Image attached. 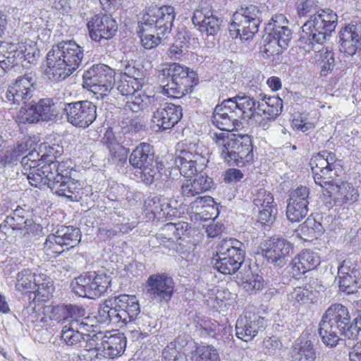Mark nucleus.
I'll return each instance as SVG.
<instances>
[{
  "instance_id": "41",
  "label": "nucleus",
  "mask_w": 361,
  "mask_h": 361,
  "mask_svg": "<svg viewBox=\"0 0 361 361\" xmlns=\"http://www.w3.org/2000/svg\"><path fill=\"white\" fill-rule=\"evenodd\" d=\"M110 298L106 300L99 308L95 319L97 322L105 324L121 326L113 305H110Z\"/></svg>"
},
{
  "instance_id": "14",
  "label": "nucleus",
  "mask_w": 361,
  "mask_h": 361,
  "mask_svg": "<svg viewBox=\"0 0 361 361\" xmlns=\"http://www.w3.org/2000/svg\"><path fill=\"white\" fill-rule=\"evenodd\" d=\"M63 114L66 121L73 126L86 128L97 118V106L87 100L65 103Z\"/></svg>"
},
{
  "instance_id": "59",
  "label": "nucleus",
  "mask_w": 361,
  "mask_h": 361,
  "mask_svg": "<svg viewBox=\"0 0 361 361\" xmlns=\"http://www.w3.org/2000/svg\"><path fill=\"white\" fill-rule=\"evenodd\" d=\"M253 203L257 207H267L271 204H276L273 195L264 188L257 190L254 195Z\"/></svg>"
},
{
  "instance_id": "2",
  "label": "nucleus",
  "mask_w": 361,
  "mask_h": 361,
  "mask_svg": "<svg viewBox=\"0 0 361 361\" xmlns=\"http://www.w3.org/2000/svg\"><path fill=\"white\" fill-rule=\"evenodd\" d=\"M41 170L46 175L47 185L54 194L71 202H78L82 199V187L78 180L71 178L73 167L70 160L59 162L49 159L42 165Z\"/></svg>"
},
{
  "instance_id": "32",
  "label": "nucleus",
  "mask_w": 361,
  "mask_h": 361,
  "mask_svg": "<svg viewBox=\"0 0 361 361\" xmlns=\"http://www.w3.org/2000/svg\"><path fill=\"white\" fill-rule=\"evenodd\" d=\"M129 162L135 169L152 166L154 162V152L149 144L142 142L135 147L129 157Z\"/></svg>"
},
{
  "instance_id": "11",
  "label": "nucleus",
  "mask_w": 361,
  "mask_h": 361,
  "mask_svg": "<svg viewBox=\"0 0 361 361\" xmlns=\"http://www.w3.org/2000/svg\"><path fill=\"white\" fill-rule=\"evenodd\" d=\"M115 72L107 65L98 63L86 70L82 75L83 86L102 99L106 96L115 84Z\"/></svg>"
},
{
  "instance_id": "38",
  "label": "nucleus",
  "mask_w": 361,
  "mask_h": 361,
  "mask_svg": "<svg viewBox=\"0 0 361 361\" xmlns=\"http://www.w3.org/2000/svg\"><path fill=\"white\" fill-rule=\"evenodd\" d=\"M126 104L128 107L134 112H138L145 109L151 111L157 107L158 100L155 97L148 96L138 90L137 94H135L130 98Z\"/></svg>"
},
{
  "instance_id": "34",
  "label": "nucleus",
  "mask_w": 361,
  "mask_h": 361,
  "mask_svg": "<svg viewBox=\"0 0 361 361\" xmlns=\"http://www.w3.org/2000/svg\"><path fill=\"white\" fill-rule=\"evenodd\" d=\"M17 210L13 212L14 216H7L2 224H0V231L5 234L13 231H19L20 235H25L31 231L32 220L26 219L16 214Z\"/></svg>"
},
{
  "instance_id": "20",
  "label": "nucleus",
  "mask_w": 361,
  "mask_h": 361,
  "mask_svg": "<svg viewBox=\"0 0 361 361\" xmlns=\"http://www.w3.org/2000/svg\"><path fill=\"white\" fill-rule=\"evenodd\" d=\"M90 38L95 42L111 39L118 30L116 21L109 15L98 13L87 23Z\"/></svg>"
},
{
  "instance_id": "25",
  "label": "nucleus",
  "mask_w": 361,
  "mask_h": 361,
  "mask_svg": "<svg viewBox=\"0 0 361 361\" xmlns=\"http://www.w3.org/2000/svg\"><path fill=\"white\" fill-rule=\"evenodd\" d=\"M214 181L205 173L200 171L192 178H188L182 183L180 193L183 197L191 198L212 188Z\"/></svg>"
},
{
  "instance_id": "5",
  "label": "nucleus",
  "mask_w": 361,
  "mask_h": 361,
  "mask_svg": "<svg viewBox=\"0 0 361 361\" xmlns=\"http://www.w3.org/2000/svg\"><path fill=\"white\" fill-rule=\"evenodd\" d=\"M337 22L338 16L332 10H320L314 13L302 27L300 44L307 45L308 51L315 44H323L335 30Z\"/></svg>"
},
{
  "instance_id": "46",
  "label": "nucleus",
  "mask_w": 361,
  "mask_h": 361,
  "mask_svg": "<svg viewBox=\"0 0 361 361\" xmlns=\"http://www.w3.org/2000/svg\"><path fill=\"white\" fill-rule=\"evenodd\" d=\"M195 361H220L217 350L211 345H202L192 352Z\"/></svg>"
},
{
  "instance_id": "42",
  "label": "nucleus",
  "mask_w": 361,
  "mask_h": 361,
  "mask_svg": "<svg viewBox=\"0 0 361 361\" xmlns=\"http://www.w3.org/2000/svg\"><path fill=\"white\" fill-rule=\"evenodd\" d=\"M37 114H39V121H51L54 119L58 115L56 106L53 100L49 98L40 99L36 102Z\"/></svg>"
},
{
  "instance_id": "48",
  "label": "nucleus",
  "mask_w": 361,
  "mask_h": 361,
  "mask_svg": "<svg viewBox=\"0 0 361 361\" xmlns=\"http://www.w3.org/2000/svg\"><path fill=\"white\" fill-rule=\"evenodd\" d=\"M308 212V206L298 203L288 202L286 207L287 219L291 222H299L304 219Z\"/></svg>"
},
{
  "instance_id": "4",
  "label": "nucleus",
  "mask_w": 361,
  "mask_h": 361,
  "mask_svg": "<svg viewBox=\"0 0 361 361\" xmlns=\"http://www.w3.org/2000/svg\"><path fill=\"white\" fill-rule=\"evenodd\" d=\"M210 136L221 151L223 159L230 164L241 166L252 160V145L247 135L221 132Z\"/></svg>"
},
{
  "instance_id": "62",
  "label": "nucleus",
  "mask_w": 361,
  "mask_h": 361,
  "mask_svg": "<svg viewBox=\"0 0 361 361\" xmlns=\"http://www.w3.org/2000/svg\"><path fill=\"white\" fill-rule=\"evenodd\" d=\"M123 73L129 80L141 81L143 78V71L134 61H126Z\"/></svg>"
},
{
  "instance_id": "10",
  "label": "nucleus",
  "mask_w": 361,
  "mask_h": 361,
  "mask_svg": "<svg viewBox=\"0 0 361 361\" xmlns=\"http://www.w3.org/2000/svg\"><path fill=\"white\" fill-rule=\"evenodd\" d=\"M175 18V9L171 6H151L142 15L139 23L142 30L153 31L164 37L170 33Z\"/></svg>"
},
{
  "instance_id": "18",
  "label": "nucleus",
  "mask_w": 361,
  "mask_h": 361,
  "mask_svg": "<svg viewBox=\"0 0 361 361\" xmlns=\"http://www.w3.org/2000/svg\"><path fill=\"white\" fill-rule=\"evenodd\" d=\"M146 288L152 300L168 302L174 293V282L171 277L166 274H155L147 279Z\"/></svg>"
},
{
  "instance_id": "19",
  "label": "nucleus",
  "mask_w": 361,
  "mask_h": 361,
  "mask_svg": "<svg viewBox=\"0 0 361 361\" xmlns=\"http://www.w3.org/2000/svg\"><path fill=\"white\" fill-rule=\"evenodd\" d=\"M152 112V122L159 130L171 129L181 118L182 108L171 103L161 104L158 102Z\"/></svg>"
},
{
  "instance_id": "45",
  "label": "nucleus",
  "mask_w": 361,
  "mask_h": 361,
  "mask_svg": "<svg viewBox=\"0 0 361 361\" xmlns=\"http://www.w3.org/2000/svg\"><path fill=\"white\" fill-rule=\"evenodd\" d=\"M46 157L40 156L37 151H31L21 159V165L23 167V173L37 169L40 166L47 164Z\"/></svg>"
},
{
  "instance_id": "63",
  "label": "nucleus",
  "mask_w": 361,
  "mask_h": 361,
  "mask_svg": "<svg viewBox=\"0 0 361 361\" xmlns=\"http://www.w3.org/2000/svg\"><path fill=\"white\" fill-rule=\"evenodd\" d=\"M276 214V204H271L259 210L258 219L261 224L270 225L274 222Z\"/></svg>"
},
{
  "instance_id": "3",
  "label": "nucleus",
  "mask_w": 361,
  "mask_h": 361,
  "mask_svg": "<svg viewBox=\"0 0 361 361\" xmlns=\"http://www.w3.org/2000/svg\"><path fill=\"white\" fill-rule=\"evenodd\" d=\"M351 324L348 309L340 303L331 305L319 323V334L323 343L329 348L336 346Z\"/></svg>"
},
{
  "instance_id": "15",
  "label": "nucleus",
  "mask_w": 361,
  "mask_h": 361,
  "mask_svg": "<svg viewBox=\"0 0 361 361\" xmlns=\"http://www.w3.org/2000/svg\"><path fill=\"white\" fill-rule=\"evenodd\" d=\"M110 284L106 276L85 274L75 279L73 292L80 297L95 298L104 293Z\"/></svg>"
},
{
  "instance_id": "44",
  "label": "nucleus",
  "mask_w": 361,
  "mask_h": 361,
  "mask_svg": "<svg viewBox=\"0 0 361 361\" xmlns=\"http://www.w3.org/2000/svg\"><path fill=\"white\" fill-rule=\"evenodd\" d=\"M19 122L21 123H33L39 121V114L36 102L34 100H30L24 104L18 114Z\"/></svg>"
},
{
  "instance_id": "54",
  "label": "nucleus",
  "mask_w": 361,
  "mask_h": 361,
  "mask_svg": "<svg viewBox=\"0 0 361 361\" xmlns=\"http://www.w3.org/2000/svg\"><path fill=\"white\" fill-rule=\"evenodd\" d=\"M265 40L267 41V42L261 49L263 56L266 59H270L271 61L279 59V55L284 49H282L276 40H274L270 37L269 39L267 37Z\"/></svg>"
},
{
  "instance_id": "27",
  "label": "nucleus",
  "mask_w": 361,
  "mask_h": 361,
  "mask_svg": "<svg viewBox=\"0 0 361 361\" xmlns=\"http://www.w3.org/2000/svg\"><path fill=\"white\" fill-rule=\"evenodd\" d=\"M126 345V338L121 334L103 336L100 343V348L102 355H100V360L102 358H114L120 356L125 350Z\"/></svg>"
},
{
  "instance_id": "30",
  "label": "nucleus",
  "mask_w": 361,
  "mask_h": 361,
  "mask_svg": "<svg viewBox=\"0 0 361 361\" xmlns=\"http://www.w3.org/2000/svg\"><path fill=\"white\" fill-rule=\"evenodd\" d=\"M356 29L355 25H349L339 32V49L349 56L354 55L361 47V37H360Z\"/></svg>"
},
{
  "instance_id": "60",
  "label": "nucleus",
  "mask_w": 361,
  "mask_h": 361,
  "mask_svg": "<svg viewBox=\"0 0 361 361\" xmlns=\"http://www.w3.org/2000/svg\"><path fill=\"white\" fill-rule=\"evenodd\" d=\"M319 65L321 66V73L326 75L329 71H331L335 66L334 54L331 50L326 49L324 52L320 54Z\"/></svg>"
},
{
  "instance_id": "39",
  "label": "nucleus",
  "mask_w": 361,
  "mask_h": 361,
  "mask_svg": "<svg viewBox=\"0 0 361 361\" xmlns=\"http://www.w3.org/2000/svg\"><path fill=\"white\" fill-rule=\"evenodd\" d=\"M103 145L109 149L110 154L114 157H119L125 150L126 146H128V142L121 140L115 136L113 131L108 130L102 140Z\"/></svg>"
},
{
  "instance_id": "16",
  "label": "nucleus",
  "mask_w": 361,
  "mask_h": 361,
  "mask_svg": "<svg viewBox=\"0 0 361 361\" xmlns=\"http://www.w3.org/2000/svg\"><path fill=\"white\" fill-rule=\"evenodd\" d=\"M36 78L32 73L19 77L14 83L10 85L5 98L11 104L16 106L24 104L31 100L35 90Z\"/></svg>"
},
{
  "instance_id": "61",
  "label": "nucleus",
  "mask_w": 361,
  "mask_h": 361,
  "mask_svg": "<svg viewBox=\"0 0 361 361\" xmlns=\"http://www.w3.org/2000/svg\"><path fill=\"white\" fill-rule=\"evenodd\" d=\"M42 165L40 167L37 168V169L29 171L27 172H23L25 175L27 176V178L29 180V183L36 188H40L44 184L48 183L47 179V176L45 174L42 173Z\"/></svg>"
},
{
  "instance_id": "64",
  "label": "nucleus",
  "mask_w": 361,
  "mask_h": 361,
  "mask_svg": "<svg viewBox=\"0 0 361 361\" xmlns=\"http://www.w3.org/2000/svg\"><path fill=\"white\" fill-rule=\"evenodd\" d=\"M283 26H288V21L283 14H276L273 16L265 27V30L268 34L282 29Z\"/></svg>"
},
{
  "instance_id": "26",
  "label": "nucleus",
  "mask_w": 361,
  "mask_h": 361,
  "mask_svg": "<svg viewBox=\"0 0 361 361\" xmlns=\"http://www.w3.org/2000/svg\"><path fill=\"white\" fill-rule=\"evenodd\" d=\"M339 288L347 294L357 292V279L360 273L350 259L343 261L338 271Z\"/></svg>"
},
{
  "instance_id": "22",
  "label": "nucleus",
  "mask_w": 361,
  "mask_h": 361,
  "mask_svg": "<svg viewBox=\"0 0 361 361\" xmlns=\"http://www.w3.org/2000/svg\"><path fill=\"white\" fill-rule=\"evenodd\" d=\"M110 305H113L121 326L136 319L140 312L138 301L135 295H119L110 298Z\"/></svg>"
},
{
  "instance_id": "49",
  "label": "nucleus",
  "mask_w": 361,
  "mask_h": 361,
  "mask_svg": "<svg viewBox=\"0 0 361 361\" xmlns=\"http://www.w3.org/2000/svg\"><path fill=\"white\" fill-rule=\"evenodd\" d=\"M312 291L302 287H296L288 295V300L295 307L307 303L311 300Z\"/></svg>"
},
{
  "instance_id": "51",
  "label": "nucleus",
  "mask_w": 361,
  "mask_h": 361,
  "mask_svg": "<svg viewBox=\"0 0 361 361\" xmlns=\"http://www.w3.org/2000/svg\"><path fill=\"white\" fill-rule=\"evenodd\" d=\"M213 199L209 196H199L193 202L190 204V210L191 213L202 215L204 212H208L209 209H213L211 203Z\"/></svg>"
},
{
  "instance_id": "37",
  "label": "nucleus",
  "mask_w": 361,
  "mask_h": 361,
  "mask_svg": "<svg viewBox=\"0 0 361 361\" xmlns=\"http://www.w3.org/2000/svg\"><path fill=\"white\" fill-rule=\"evenodd\" d=\"M238 110L242 113L241 121L250 118L258 121L257 103L253 97L243 94L237 95L233 97Z\"/></svg>"
},
{
  "instance_id": "53",
  "label": "nucleus",
  "mask_w": 361,
  "mask_h": 361,
  "mask_svg": "<svg viewBox=\"0 0 361 361\" xmlns=\"http://www.w3.org/2000/svg\"><path fill=\"white\" fill-rule=\"evenodd\" d=\"M296 257L298 259V263L303 264V267L309 271L316 268L320 263L317 253L308 250L302 251Z\"/></svg>"
},
{
  "instance_id": "40",
  "label": "nucleus",
  "mask_w": 361,
  "mask_h": 361,
  "mask_svg": "<svg viewBox=\"0 0 361 361\" xmlns=\"http://www.w3.org/2000/svg\"><path fill=\"white\" fill-rule=\"evenodd\" d=\"M331 193H335L342 202L355 201L357 199L356 190L351 183L337 180L331 187Z\"/></svg>"
},
{
  "instance_id": "6",
  "label": "nucleus",
  "mask_w": 361,
  "mask_h": 361,
  "mask_svg": "<svg viewBox=\"0 0 361 361\" xmlns=\"http://www.w3.org/2000/svg\"><path fill=\"white\" fill-rule=\"evenodd\" d=\"M265 11L255 5L241 8L233 14V20L229 27L232 37L249 40L258 32Z\"/></svg>"
},
{
  "instance_id": "8",
  "label": "nucleus",
  "mask_w": 361,
  "mask_h": 361,
  "mask_svg": "<svg viewBox=\"0 0 361 361\" xmlns=\"http://www.w3.org/2000/svg\"><path fill=\"white\" fill-rule=\"evenodd\" d=\"M163 90L171 97L180 98L190 91L193 73L178 63H171L161 71Z\"/></svg>"
},
{
  "instance_id": "56",
  "label": "nucleus",
  "mask_w": 361,
  "mask_h": 361,
  "mask_svg": "<svg viewBox=\"0 0 361 361\" xmlns=\"http://www.w3.org/2000/svg\"><path fill=\"white\" fill-rule=\"evenodd\" d=\"M310 189L306 186H300L293 190L288 199V202L298 203L300 205H309Z\"/></svg>"
},
{
  "instance_id": "24",
  "label": "nucleus",
  "mask_w": 361,
  "mask_h": 361,
  "mask_svg": "<svg viewBox=\"0 0 361 361\" xmlns=\"http://www.w3.org/2000/svg\"><path fill=\"white\" fill-rule=\"evenodd\" d=\"M265 328L264 319L259 316H240L235 324L236 336L241 340L247 342L252 340L259 331Z\"/></svg>"
},
{
  "instance_id": "33",
  "label": "nucleus",
  "mask_w": 361,
  "mask_h": 361,
  "mask_svg": "<svg viewBox=\"0 0 361 361\" xmlns=\"http://www.w3.org/2000/svg\"><path fill=\"white\" fill-rule=\"evenodd\" d=\"M291 361H314L315 349L311 341L298 338L293 345L290 351Z\"/></svg>"
},
{
  "instance_id": "1",
  "label": "nucleus",
  "mask_w": 361,
  "mask_h": 361,
  "mask_svg": "<svg viewBox=\"0 0 361 361\" xmlns=\"http://www.w3.org/2000/svg\"><path fill=\"white\" fill-rule=\"evenodd\" d=\"M83 58L84 49L75 41L60 42L47 54L45 73L53 81L63 80L80 66Z\"/></svg>"
},
{
  "instance_id": "58",
  "label": "nucleus",
  "mask_w": 361,
  "mask_h": 361,
  "mask_svg": "<svg viewBox=\"0 0 361 361\" xmlns=\"http://www.w3.org/2000/svg\"><path fill=\"white\" fill-rule=\"evenodd\" d=\"M139 33L140 37L141 40V43L142 46L147 49H152L157 47L159 43L160 40L162 37L161 35H156V36L152 33L153 31H144L142 30L140 27V23H139Z\"/></svg>"
},
{
  "instance_id": "57",
  "label": "nucleus",
  "mask_w": 361,
  "mask_h": 361,
  "mask_svg": "<svg viewBox=\"0 0 361 361\" xmlns=\"http://www.w3.org/2000/svg\"><path fill=\"white\" fill-rule=\"evenodd\" d=\"M163 361H188L187 356L177 350L173 343L167 345L162 352Z\"/></svg>"
},
{
  "instance_id": "17",
  "label": "nucleus",
  "mask_w": 361,
  "mask_h": 361,
  "mask_svg": "<svg viewBox=\"0 0 361 361\" xmlns=\"http://www.w3.org/2000/svg\"><path fill=\"white\" fill-rule=\"evenodd\" d=\"M262 251L269 262L281 267L291 257L293 246L286 238L274 237L264 243Z\"/></svg>"
},
{
  "instance_id": "43",
  "label": "nucleus",
  "mask_w": 361,
  "mask_h": 361,
  "mask_svg": "<svg viewBox=\"0 0 361 361\" xmlns=\"http://www.w3.org/2000/svg\"><path fill=\"white\" fill-rule=\"evenodd\" d=\"M12 44L1 43L0 45V75L7 69L16 66Z\"/></svg>"
},
{
  "instance_id": "29",
  "label": "nucleus",
  "mask_w": 361,
  "mask_h": 361,
  "mask_svg": "<svg viewBox=\"0 0 361 361\" xmlns=\"http://www.w3.org/2000/svg\"><path fill=\"white\" fill-rule=\"evenodd\" d=\"M283 100L277 96L267 97L264 95L257 103L258 119L264 121L275 119L282 111Z\"/></svg>"
},
{
  "instance_id": "9",
  "label": "nucleus",
  "mask_w": 361,
  "mask_h": 361,
  "mask_svg": "<svg viewBox=\"0 0 361 361\" xmlns=\"http://www.w3.org/2000/svg\"><path fill=\"white\" fill-rule=\"evenodd\" d=\"M208 149L202 144L190 143L187 148L180 151L175 158V165L180 175L186 178L195 176L208 162Z\"/></svg>"
},
{
  "instance_id": "55",
  "label": "nucleus",
  "mask_w": 361,
  "mask_h": 361,
  "mask_svg": "<svg viewBox=\"0 0 361 361\" xmlns=\"http://www.w3.org/2000/svg\"><path fill=\"white\" fill-rule=\"evenodd\" d=\"M268 35V37L276 40L282 49H287L292 38V32L288 26H283L282 29L270 32Z\"/></svg>"
},
{
  "instance_id": "36",
  "label": "nucleus",
  "mask_w": 361,
  "mask_h": 361,
  "mask_svg": "<svg viewBox=\"0 0 361 361\" xmlns=\"http://www.w3.org/2000/svg\"><path fill=\"white\" fill-rule=\"evenodd\" d=\"M13 48V56H15L16 63L18 65V61L24 59L30 64L37 63L39 56V51L36 44L32 41H25L17 44H12Z\"/></svg>"
},
{
  "instance_id": "47",
  "label": "nucleus",
  "mask_w": 361,
  "mask_h": 361,
  "mask_svg": "<svg viewBox=\"0 0 361 361\" xmlns=\"http://www.w3.org/2000/svg\"><path fill=\"white\" fill-rule=\"evenodd\" d=\"M34 274L30 269H23L16 277V288L19 291L32 293L35 285L33 283Z\"/></svg>"
},
{
  "instance_id": "52",
  "label": "nucleus",
  "mask_w": 361,
  "mask_h": 361,
  "mask_svg": "<svg viewBox=\"0 0 361 361\" xmlns=\"http://www.w3.org/2000/svg\"><path fill=\"white\" fill-rule=\"evenodd\" d=\"M142 82L136 80H127L123 78L117 87L118 91L123 96L130 98L137 94L142 87Z\"/></svg>"
},
{
  "instance_id": "23",
  "label": "nucleus",
  "mask_w": 361,
  "mask_h": 361,
  "mask_svg": "<svg viewBox=\"0 0 361 361\" xmlns=\"http://www.w3.org/2000/svg\"><path fill=\"white\" fill-rule=\"evenodd\" d=\"M310 165L312 171L313 177L316 184L322 188L329 185L337 180L338 176L337 169L328 167V162L324 161L322 156L314 155L310 161Z\"/></svg>"
},
{
  "instance_id": "28",
  "label": "nucleus",
  "mask_w": 361,
  "mask_h": 361,
  "mask_svg": "<svg viewBox=\"0 0 361 361\" xmlns=\"http://www.w3.org/2000/svg\"><path fill=\"white\" fill-rule=\"evenodd\" d=\"M47 312L49 319L58 323L83 317L85 314L83 307L71 304L48 307Z\"/></svg>"
},
{
  "instance_id": "21",
  "label": "nucleus",
  "mask_w": 361,
  "mask_h": 361,
  "mask_svg": "<svg viewBox=\"0 0 361 361\" xmlns=\"http://www.w3.org/2000/svg\"><path fill=\"white\" fill-rule=\"evenodd\" d=\"M87 317H78L68 321L61 332V340L68 346H82L85 332L94 326L87 322Z\"/></svg>"
},
{
  "instance_id": "31",
  "label": "nucleus",
  "mask_w": 361,
  "mask_h": 361,
  "mask_svg": "<svg viewBox=\"0 0 361 361\" xmlns=\"http://www.w3.org/2000/svg\"><path fill=\"white\" fill-rule=\"evenodd\" d=\"M192 23L198 25L199 30L207 35H215L220 30L223 20L216 16L207 15L202 10H196L192 18Z\"/></svg>"
},
{
  "instance_id": "50",
  "label": "nucleus",
  "mask_w": 361,
  "mask_h": 361,
  "mask_svg": "<svg viewBox=\"0 0 361 361\" xmlns=\"http://www.w3.org/2000/svg\"><path fill=\"white\" fill-rule=\"evenodd\" d=\"M322 225L314 218L308 217L305 221L300 226L301 233L307 237L315 236L317 238L323 233Z\"/></svg>"
},
{
  "instance_id": "12",
  "label": "nucleus",
  "mask_w": 361,
  "mask_h": 361,
  "mask_svg": "<svg viewBox=\"0 0 361 361\" xmlns=\"http://www.w3.org/2000/svg\"><path fill=\"white\" fill-rule=\"evenodd\" d=\"M242 113L237 108L233 97L224 99L216 105L213 112L212 121L219 129L225 133L243 128Z\"/></svg>"
},
{
  "instance_id": "7",
  "label": "nucleus",
  "mask_w": 361,
  "mask_h": 361,
  "mask_svg": "<svg viewBox=\"0 0 361 361\" xmlns=\"http://www.w3.org/2000/svg\"><path fill=\"white\" fill-rule=\"evenodd\" d=\"M241 245L236 239L222 240L217 247L218 258L212 259L214 268L224 274H235L244 261L245 252Z\"/></svg>"
},
{
  "instance_id": "35",
  "label": "nucleus",
  "mask_w": 361,
  "mask_h": 361,
  "mask_svg": "<svg viewBox=\"0 0 361 361\" xmlns=\"http://www.w3.org/2000/svg\"><path fill=\"white\" fill-rule=\"evenodd\" d=\"M103 336L102 334L90 335L85 332L84 340L80 348H83L82 355L85 359L89 361H100V355H102L98 348H100V343Z\"/></svg>"
},
{
  "instance_id": "13",
  "label": "nucleus",
  "mask_w": 361,
  "mask_h": 361,
  "mask_svg": "<svg viewBox=\"0 0 361 361\" xmlns=\"http://www.w3.org/2000/svg\"><path fill=\"white\" fill-rule=\"evenodd\" d=\"M81 232L72 226H61L54 234L48 235L44 243V250L48 255L53 257L66 250L76 246L80 241Z\"/></svg>"
}]
</instances>
